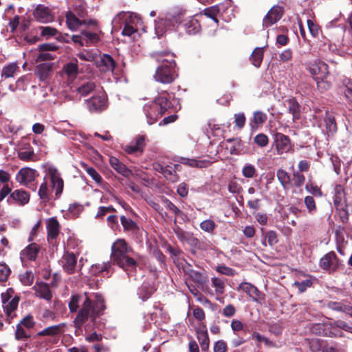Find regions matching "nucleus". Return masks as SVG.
Returning <instances> with one entry per match:
<instances>
[{"mask_svg": "<svg viewBox=\"0 0 352 352\" xmlns=\"http://www.w3.org/2000/svg\"><path fill=\"white\" fill-rule=\"evenodd\" d=\"M183 26L186 32L190 35L199 32L201 25L197 19L191 18L184 21Z\"/></svg>", "mask_w": 352, "mask_h": 352, "instance_id": "5701e85b", "label": "nucleus"}, {"mask_svg": "<svg viewBox=\"0 0 352 352\" xmlns=\"http://www.w3.org/2000/svg\"><path fill=\"white\" fill-rule=\"evenodd\" d=\"M111 267V263L109 261L94 264L92 265L90 268V273L93 275H98L103 272H107L108 273Z\"/></svg>", "mask_w": 352, "mask_h": 352, "instance_id": "4c0bfd02", "label": "nucleus"}, {"mask_svg": "<svg viewBox=\"0 0 352 352\" xmlns=\"http://www.w3.org/2000/svg\"><path fill=\"white\" fill-rule=\"evenodd\" d=\"M292 176L294 185L298 188L301 187L305 181V176L300 171H294Z\"/></svg>", "mask_w": 352, "mask_h": 352, "instance_id": "6e6d98bb", "label": "nucleus"}, {"mask_svg": "<svg viewBox=\"0 0 352 352\" xmlns=\"http://www.w3.org/2000/svg\"><path fill=\"white\" fill-rule=\"evenodd\" d=\"M62 71L63 74L66 75L69 80H74L78 73L77 60H76V62H70L65 64L63 66Z\"/></svg>", "mask_w": 352, "mask_h": 352, "instance_id": "b1692460", "label": "nucleus"}, {"mask_svg": "<svg viewBox=\"0 0 352 352\" xmlns=\"http://www.w3.org/2000/svg\"><path fill=\"white\" fill-rule=\"evenodd\" d=\"M155 59L160 63L154 76L155 80L163 84L173 82L176 78L173 54L164 52H158L155 54Z\"/></svg>", "mask_w": 352, "mask_h": 352, "instance_id": "f03ea898", "label": "nucleus"}, {"mask_svg": "<svg viewBox=\"0 0 352 352\" xmlns=\"http://www.w3.org/2000/svg\"><path fill=\"white\" fill-rule=\"evenodd\" d=\"M254 142L259 146H266L269 142L267 136L264 133H259L254 138Z\"/></svg>", "mask_w": 352, "mask_h": 352, "instance_id": "13d9d810", "label": "nucleus"}, {"mask_svg": "<svg viewBox=\"0 0 352 352\" xmlns=\"http://www.w3.org/2000/svg\"><path fill=\"white\" fill-rule=\"evenodd\" d=\"M345 200L344 189L342 185H336L333 190V203L336 207L342 206Z\"/></svg>", "mask_w": 352, "mask_h": 352, "instance_id": "2f4dec72", "label": "nucleus"}, {"mask_svg": "<svg viewBox=\"0 0 352 352\" xmlns=\"http://www.w3.org/2000/svg\"><path fill=\"white\" fill-rule=\"evenodd\" d=\"M335 327L342 329L344 331L352 333V326L342 320H336L333 322Z\"/></svg>", "mask_w": 352, "mask_h": 352, "instance_id": "774afa93", "label": "nucleus"}, {"mask_svg": "<svg viewBox=\"0 0 352 352\" xmlns=\"http://www.w3.org/2000/svg\"><path fill=\"white\" fill-rule=\"evenodd\" d=\"M83 206L78 204H70L68 208L69 213L74 217H77L83 210Z\"/></svg>", "mask_w": 352, "mask_h": 352, "instance_id": "052dcab7", "label": "nucleus"}, {"mask_svg": "<svg viewBox=\"0 0 352 352\" xmlns=\"http://www.w3.org/2000/svg\"><path fill=\"white\" fill-rule=\"evenodd\" d=\"M47 230L48 240L54 239L58 236L60 230V224L55 217H52L48 220Z\"/></svg>", "mask_w": 352, "mask_h": 352, "instance_id": "6ab92c4d", "label": "nucleus"}, {"mask_svg": "<svg viewBox=\"0 0 352 352\" xmlns=\"http://www.w3.org/2000/svg\"><path fill=\"white\" fill-rule=\"evenodd\" d=\"M65 326V323H60L56 325L50 326L48 327H46L41 331H39L37 333V336H56L59 335L62 331L63 327Z\"/></svg>", "mask_w": 352, "mask_h": 352, "instance_id": "393cba45", "label": "nucleus"}, {"mask_svg": "<svg viewBox=\"0 0 352 352\" xmlns=\"http://www.w3.org/2000/svg\"><path fill=\"white\" fill-rule=\"evenodd\" d=\"M29 336L26 329L21 326V324H18L15 331V338L16 340H25L29 338Z\"/></svg>", "mask_w": 352, "mask_h": 352, "instance_id": "5fc2aeb1", "label": "nucleus"}, {"mask_svg": "<svg viewBox=\"0 0 352 352\" xmlns=\"http://www.w3.org/2000/svg\"><path fill=\"white\" fill-rule=\"evenodd\" d=\"M307 69L314 76L319 89H329L330 84L324 80L328 76V65L321 60H314L307 65Z\"/></svg>", "mask_w": 352, "mask_h": 352, "instance_id": "39448f33", "label": "nucleus"}, {"mask_svg": "<svg viewBox=\"0 0 352 352\" xmlns=\"http://www.w3.org/2000/svg\"><path fill=\"white\" fill-rule=\"evenodd\" d=\"M165 24L166 21L164 19L155 21V31L158 38H160L165 32Z\"/></svg>", "mask_w": 352, "mask_h": 352, "instance_id": "603ef678", "label": "nucleus"}, {"mask_svg": "<svg viewBox=\"0 0 352 352\" xmlns=\"http://www.w3.org/2000/svg\"><path fill=\"white\" fill-rule=\"evenodd\" d=\"M19 297L15 296L10 301L4 302L3 308L8 318H13L15 316V311L17 309Z\"/></svg>", "mask_w": 352, "mask_h": 352, "instance_id": "aec40b11", "label": "nucleus"}, {"mask_svg": "<svg viewBox=\"0 0 352 352\" xmlns=\"http://www.w3.org/2000/svg\"><path fill=\"white\" fill-rule=\"evenodd\" d=\"M50 189L48 188L47 183L43 182L38 190V195L40 198L44 201H47L50 199Z\"/></svg>", "mask_w": 352, "mask_h": 352, "instance_id": "de8ad7c7", "label": "nucleus"}, {"mask_svg": "<svg viewBox=\"0 0 352 352\" xmlns=\"http://www.w3.org/2000/svg\"><path fill=\"white\" fill-rule=\"evenodd\" d=\"M96 300L92 301L86 294H74L68 303L69 311L77 313L73 322L76 330L85 326L86 331L92 329L96 318L102 314L105 308L101 296L96 295Z\"/></svg>", "mask_w": 352, "mask_h": 352, "instance_id": "f257e3e1", "label": "nucleus"}, {"mask_svg": "<svg viewBox=\"0 0 352 352\" xmlns=\"http://www.w3.org/2000/svg\"><path fill=\"white\" fill-rule=\"evenodd\" d=\"M197 339L202 350L206 351L209 347V338L206 328L197 331Z\"/></svg>", "mask_w": 352, "mask_h": 352, "instance_id": "a19ab883", "label": "nucleus"}, {"mask_svg": "<svg viewBox=\"0 0 352 352\" xmlns=\"http://www.w3.org/2000/svg\"><path fill=\"white\" fill-rule=\"evenodd\" d=\"M216 270L217 272H219L221 274L226 275V276H232L235 274V272L233 269H232L229 267H227L224 265H219L217 267Z\"/></svg>", "mask_w": 352, "mask_h": 352, "instance_id": "338daca9", "label": "nucleus"}, {"mask_svg": "<svg viewBox=\"0 0 352 352\" xmlns=\"http://www.w3.org/2000/svg\"><path fill=\"white\" fill-rule=\"evenodd\" d=\"M33 14L35 19L40 23H47L53 20L50 9L43 5H38L34 10Z\"/></svg>", "mask_w": 352, "mask_h": 352, "instance_id": "f8f14e48", "label": "nucleus"}, {"mask_svg": "<svg viewBox=\"0 0 352 352\" xmlns=\"http://www.w3.org/2000/svg\"><path fill=\"white\" fill-rule=\"evenodd\" d=\"M82 34L85 45L89 46L97 43L99 40V36L96 32H94L88 29L82 30Z\"/></svg>", "mask_w": 352, "mask_h": 352, "instance_id": "c9c22d12", "label": "nucleus"}, {"mask_svg": "<svg viewBox=\"0 0 352 352\" xmlns=\"http://www.w3.org/2000/svg\"><path fill=\"white\" fill-rule=\"evenodd\" d=\"M36 175V171L34 169L24 167L16 173L15 179L21 185L28 186L34 181Z\"/></svg>", "mask_w": 352, "mask_h": 352, "instance_id": "1a4fd4ad", "label": "nucleus"}, {"mask_svg": "<svg viewBox=\"0 0 352 352\" xmlns=\"http://www.w3.org/2000/svg\"><path fill=\"white\" fill-rule=\"evenodd\" d=\"M40 30L41 36L46 38L55 36L58 34V30L56 28L50 26L40 27Z\"/></svg>", "mask_w": 352, "mask_h": 352, "instance_id": "864d4df0", "label": "nucleus"}, {"mask_svg": "<svg viewBox=\"0 0 352 352\" xmlns=\"http://www.w3.org/2000/svg\"><path fill=\"white\" fill-rule=\"evenodd\" d=\"M304 202L308 212L311 214H314L316 211V206L314 197L311 196H306Z\"/></svg>", "mask_w": 352, "mask_h": 352, "instance_id": "8fccbe9b", "label": "nucleus"}, {"mask_svg": "<svg viewBox=\"0 0 352 352\" xmlns=\"http://www.w3.org/2000/svg\"><path fill=\"white\" fill-rule=\"evenodd\" d=\"M164 177L170 182L175 183L179 180L178 175L175 173V170L173 168L166 166V168L163 173Z\"/></svg>", "mask_w": 352, "mask_h": 352, "instance_id": "49530a36", "label": "nucleus"}, {"mask_svg": "<svg viewBox=\"0 0 352 352\" xmlns=\"http://www.w3.org/2000/svg\"><path fill=\"white\" fill-rule=\"evenodd\" d=\"M33 289L35 292L36 296L45 299L47 301H50L52 298V294L50 289V286L47 283L43 282H36Z\"/></svg>", "mask_w": 352, "mask_h": 352, "instance_id": "dca6fc26", "label": "nucleus"}, {"mask_svg": "<svg viewBox=\"0 0 352 352\" xmlns=\"http://www.w3.org/2000/svg\"><path fill=\"white\" fill-rule=\"evenodd\" d=\"M77 56L81 60H85L87 62H91L95 60V55L91 52L88 50H82V52H80L77 54Z\"/></svg>", "mask_w": 352, "mask_h": 352, "instance_id": "4d7b16f0", "label": "nucleus"}, {"mask_svg": "<svg viewBox=\"0 0 352 352\" xmlns=\"http://www.w3.org/2000/svg\"><path fill=\"white\" fill-rule=\"evenodd\" d=\"M121 224L125 231L135 232L138 230L137 223L131 219H127L125 216L120 217Z\"/></svg>", "mask_w": 352, "mask_h": 352, "instance_id": "79ce46f5", "label": "nucleus"}, {"mask_svg": "<svg viewBox=\"0 0 352 352\" xmlns=\"http://www.w3.org/2000/svg\"><path fill=\"white\" fill-rule=\"evenodd\" d=\"M109 164L112 168L123 176H129L131 173L130 170H129L122 162H120L119 160L115 157H111L109 158Z\"/></svg>", "mask_w": 352, "mask_h": 352, "instance_id": "c756f323", "label": "nucleus"}, {"mask_svg": "<svg viewBox=\"0 0 352 352\" xmlns=\"http://www.w3.org/2000/svg\"><path fill=\"white\" fill-rule=\"evenodd\" d=\"M38 50L41 52L37 56L36 61L52 60L54 56L49 51H55L57 47L53 44H42L38 46Z\"/></svg>", "mask_w": 352, "mask_h": 352, "instance_id": "f3484780", "label": "nucleus"}, {"mask_svg": "<svg viewBox=\"0 0 352 352\" xmlns=\"http://www.w3.org/2000/svg\"><path fill=\"white\" fill-rule=\"evenodd\" d=\"M294 285L298 287L300 293L304 292L308 287L312 285V281L310 279H305L302 281H295Z\"/></svg>", "mask_w": 352, "mask_h": 352, "instance_id": "bf43d9fd", "label": "nucleus"}, {"mask_svg": "<svg viewBox=\"0 0 352 352\" xmlns=\"http://www.w3.org/2000/svg\"><path fill=\"white\" fill-rule=\"evenodd\" d=\"M34 278V274L31 271H26L19 275L20 281L25 286L31 285L33 283Z\"/></svg>", "mask_w": 352, "mask_h": 352, "instance_id": "c03bdc74", "label": "nucleus"}, {"mask_svg": "<svg viewBox=\"0 0 352 352\" xmlns=\"http://www.w3.org/2000/svg\"><path fill=\"white\" fill-rule=\"evenodd\" d=\"M226 149L232 155H238L243 148L241 140L239 138L228 139L226 140Z\"/></svg>", "mask_w": 352, "mask_h": 352, "instance_id": "bb28decb", "label": "nucleus"}, {"mask_svg": "<svg viewBox=\"0 0 352 352\" xmlns=\"http://www.w3.org/2000/svg\"><path fill=\"white\" fill-rule=\"evenodd\" d=\"M85 103L91 113H100L107 108V98L102 92L85 100Z\"/></svg>", "mask_w": 352, "mask_h": 352, "instance_id": "423d86ee", "label": "nucleus"}, {"mask_svg": "<svg viewBox=\"0 0 352 352\" xmlns=\"http://www.w3.org/2000/svg\"><path fill=\"white\" fill-rule=\"evenodd\" d=\"M219 10L217 6H212L209 8L204 10V14L208 17L212 19L215 23L218 22L216 15L218 13Z\"/></svg>", "mask_w": 352, "mask_h": 352, "instance_id": "e2e57ef3", "label": "nucleus"}, {"mask_svg": "<svg viewBox=\"0 0 352 352\" xmlns=\"http://www.w3.org/2000/svg\"><path fill=\"white\" fill-rule=\"evenodd\" d=\"M168 92L162 91L159 94L154 100L144 106V111L148 124H153L166 112L173 107V101Z\"/></svg>", "mask_w": 352, "mask_h": 352, "instance_id": "20e7f679", "label": "nucleus"}, {"mask_svg": "<svg viewBox=\"0 0 352 352\" xmlns=\"http://www.w3.org/2000/svg\"><path fill=\"white\" fill-rule=\"evenodd\" d=\"M98 67L102 72L113 73L116 67L114 59L109 54H104L100 57V60L97 62Z\"/></svg>", "mask_w": 352, "mask_h": 352, "instance_id": "4468645a", "label": "nucleus"}, {"mask_svg": "<svg viewBox=\"0 0 352 352\" xmlns=\"http://www.w3.org/2000/svg\"><path fill=\"white\" fill-rule=\"evenodd\" d=\"M96 85L93 81L82 82L76 89L75 92L80 97H85L96 89Z\"/></svg>", "mask_w": 352, "mask_h": 352, "instance_id": "4be33fe9", "label": "nucleus"}, {"mask_svg": "<svg viewBox=\"0 0 352 352\" xmlns=\"http://www.w3.org/2000/svg\"><path fill=\"white\" fill-rule=\"evenodd\" d=\"M211 283L212 286L214 288L215 294L217 296L216 298L217 300H219V297L225 292L226 280L218 277H212L211 278Z\"/></svg>", "mask_w": 352, "mask_h": 352, "instance_id": "a878e982", "label": "nucleus"}, {"mask_svg": "<svg viewBox=\"0 0 352 352\" xmlns=\"http://www.w3.org/2000/svg\"><path fill=\"white\" fill-rule=\"evenodd\" d=\"M288 111L293 115V120H296L300 118V105L294 98H290L286 100Z\"/></svg>", "mask_w": 352, "mask_h": 352, "instance_id": "72a5a7b5", "label": "nucleus"}, {"mask_svg": "<svg viewBox=\"0 0 352 352\" xmlns=\"http://www.w3.org/2000/svg\"><path fill=\"white\" fill-rule=\"evenodd\" d=\"M153 291V287L148 284H143L138 290V295L142 300H146L152 295Z\"/></svg>", "mask_w": 352, "mask_h": 352, "instance_id": "37998d69", "label": "nucleus"}, {"mask_svg": "<svg viewBox=\"0 0 352 352\" xmlns=\"http://www.w3.org/2000/svg\"><path fill=\"white\" fill-rule=\"evenodd\" d=\"M283 14V8L279 6H273L263 20V27L269 28L279 21Z\"/></svg>", "mask_w": 352, "mask_h": 352, "instance_id": "9d476101", "label": "nucleus"}, {"mask_svg": "<svg viewBox=\"0 0 352 352\" xmlns=\"http://www.w3.org/2000/svg\"><path fill=\"white\" fill-rule=\"evenodd\" d=\"M276 146L279 154L288 152L291 149L289 138L280 133H277L274 137Z\"/></svg>", "mask_w": 352, "mask_h": 352, "instance_id": "2eb2a0df", "label": "nucleus"}, {"mask_svg": "<svg viewBox=\"0 0 352 352\" xmlns=\"http://www.w3.org/2000/svg\"><path fill=\"white\" fill-rule=\"evenodd\" d=\"M324 122L327 133L329 135H333L337 131V124L333 115L332 113H327L324 118Z\"/></svg>", "mask_w": 352, "mask_h": 352, "instance_id": "e433bc0d", "label": "nucleus"}, {"mask_svg": "<svg viewBox=\"0 0 352 352\" xmlns=\"http://www.w3.org/2000/svg\"><path fill=\"white\" fill-rule=\"evenodd\" d=\"M52 71V64L44 63L36 66L35 72L41 80H45Z\"/></svg>", "mask_w": 352, "mask_h": 352, "instance_id": "7c9ffc66", "label": "nucleus"}, {"mask_svg": "<svg viewBox=\"0 0 352 352\" xmlns=\"http://www.w3.org/2000/svg\"><path fill=\"white\" fill-rule=\"evenodd\" d=\"M40 251V246L32 243L26 246L20 253V258L22 263L28 261H35Z\"/></svg>", "mask_w": 352, "mask_h": 352, "instance_id": "9b49d317", "label": "nucleus"}, {"mask_svg": "<svg viewBox=\"0 0 352 352\" xmlns=\"http://www.w3.org/2000/svg\"><path fill=\"white\" fill-rule=\"evenodd\" d=\"M185 273L195 283L202 284L204 282L205 277L200 272L194 270L189 267L184 270Z\"/></svg>", "mask_w": 352, "mask_h": 352, "instance_id": "58836bf2", "label": "nucleus"}, {"mask_svg": "<svg viewBox=\"0 0 352 352\" xmlns=\"http://www.w3.org/2000/svg\"><path fill=\"white\" fill-rule=\"evenodd\" d=\"M200 228L206 232L212 233L216 228V224L214 221L206 219L200 223Z\"/></svg>", "mask_w": 352, "mask_h": 352, "instance_id": "3c124183", "label": "nucleus"}, {"mask_svg": "<svg viewBox=\"0 0 352 352\" xmlns=\"http://www.w3.org/2000/svg\"><path fill=\"white\" fill-rule=\"evenodd\" d=\"M66 23L67 27L72 30H76L82 25L87 27H94L97 29V22L94 20H80L73 12H68L66 14Z\"/></svg>", "mask_w": 352, "mask_h": 352, "instance_id": "0eeeda50", "label": "nucleus"}, {"mask_svg": "<svg viewBox=\"0 0 352 352\" xmlns=\"http://www.w3.org/2000/svg\"><path fill=\"white\" fill-rule=\"evenodd\" d=\"M307 26L313 37H317L320 32L319 26L310 19L307 20Z\"/></svg>", "mask_w": 352, "mask_h": 352, "instance_id": "0e129e2a", "label": "nucleus"}, {"mask_svg": "<svg viewBox=\"0 0 352 352\" xmlns=\"http://www.w3.org/2000/svg\"><path fill=\"white\" fill-rule=\"evenodd\" d=\"M239 289L245 292L254 301L261 298V294L256 287L251 283L243 282L239 285Z\"/></svg>", "mask_w": 352, "mask_h": 352, "instance_id": "a211bd4d", "label": "nucleus"}, {"mask_svg": "<svg viewBox=\"0 0 352 352\" xmlns=\"http://www.w3.org/2000/svg\"><path fill=\"white\" fill-rule=\"evenodd\" d=\"M10 197L18 204L23 206L30 201V194L24 190H15L10 194Z\"/></svg>", "mask_w": 352, "mask_h": 352, "instance_id": "412c9836", "label": "nucleus"}, {"mask_svg": "<svg viewBox=\"0 0 352 352\" xmlns=\"http://www.w3.org/2000/svg\"><path fill=\"white\" fill-rule=\"evenodd\" d=\"M305 189L308 192L315 196L320 197L322 195L321 190L317 186H314L311 183L307 184L305 186Z\"/></svg>", "mask_w": 352, "mask_h": 352, "instance_id": "69168bd1", "label": "nucleus"}, {"mask_svg": "<svg viewBox=\"0 0 352 352\" xmlns=\"http://www.w3.org/2000/svg\"><path fill=\"white\" fill-rule=\"evenodd\" d=\"M131 249L124 239H117L111 246V258L115 263L127 272L129 276L136 270L137 262L129 256Z\"/></svg>", "mask_w": 352, "mask_h": 352, "instance_id": "7ed1b4c3", "label": "nucleus"}, {"mask_svg": "<svg viewBox=\"0 0 352 352\" xmlns=\"http://www.w3.org/2000/svg\"><path fill=\"white\" fill-rule=\"evenodd\" d=\"M52 190L55 191L56 198H58L63 192L64 182L60 174L56 170H50Z\"/></svg>", "mask_w": 352, "mask_h": 352, "instance_id": "ddd939ff", "label": "nucleus"}, {"mask_svg": "<svg viewBox=\"0 0 352 352\" xmlns=\"http://www.w3.org/2000/svg\"><path fill=\"white\" fill-rule=\"evenodd\" d=\"M179 162L181 164L189 166L190 167H197V168H203L206 167L208 164V161L204 160H197L195 159H189V158H181Z\"/></svg>", "mask_w": 352, "mask_h": 352, "instance_id": "ea45409f", "label": "nucleus"}, {"mask_svg": "<svg viewBox=\"0 0 352 352\" xmlns=\"http://www.w3.org/2000/svg\"><path fill=\"white\" fill-rule=\"evenodd\" d=\"M243 175L247 178H252L256 174V168L252 164H246L242 170Z\"/></svg>", "mask_w": 352, "mask_h": 352, "instance_id": "680f3d73", "label": "nucleus"}, {"mask_svg": "<svg viewBox=\"0 0 352 352\" xmlns=\"http://www.w3.org/2000/svg\"><path fill=\"white\" fill-rule=\"evenodd\" d=\"M334 257V253L325 254L320 261V266L324 270L329 269L332 265V261Z\"/></svg>", "mask_w": 352, "mask_h": 352, "instance_id": "a18cd8bd", "label": "nucleus"}, {"mask_svg": "<svg viewBox=\"0 0 352 352\" xmlns=\"http://www.w3.org/2000/svg\"><path fill=\"white\" fill-rule=\"evenodd\" d=\"M276 176L283 189L288 190L291 186L289 174L283 169H278L276 172Z\"/></svg>", "mask_w": 352, "mask_h": 352, "instance_id": "f704fd0d", "label": "nucleus"}, {"mask_svg": "<svg viewBox=\"0 0 352 352\" xmlns=\"http://www.w3.org/2000/svg\"><path fill=\"white\" fill-rule=\"evenodd\" d=\"M265 48V46L262 47H256L250 57L251 63L257 68L260 67L262 63Z\"/></svg>", "mask_w": 352, "mask_h": 352, "instance_id": "cd10ccee", "label": "nucleus"}, {"mask_svg": "<svg viewBox=\"0 0 352 352\" xmlns=\"http://www.w3.org/2000/svg\"><path fill=\"white\" fill-rule=\"evenodd\" d=\"M18 72H19V67L17 63H10L2 68L1 77L5 79L13 78Z\"/></svg>", "mask_w": 352, "mask_h": 352, "instance_id": "473e14b6", "label": "nucleus"}, {"mask_svg": "<svg viewBox=\"0 0 352 352\" xmlns=\"http://www.w3.org/2000/svg\"><path fill=\"white\" fill-rule=\"evenodd\" d=\"M87 173L92 178L95 182L99 185H101L103 182L102 177L97 172V170L93 167H85Z\"/></svg>", "mask_w": 352, "mask_h": 352, "instance_id": "09e8293b", "label": "nucleus"}, {"mask_svg": "<svg viewBox=\"0 0 352 352\" xmlns=\"http://www.w3.org/2000/svg\"><path fill=\"white\" fill-rule=\"evenodd\" d=\"M59 264L65 272L68 274H74L78 267L77 257L74 253L66 252L60 259Z\"/></svg>", "mask_w": 352, "mask_h": 352, "instance_id": "6e6552de", "label": "nucleus"}, {"mask_svg": "<svg viewBox=\"0 0 352 352\" xmlns=\"http://www.w3.org/2000/svg\"><path fill=\"white\" fill-rule=\"evenodd\" d=\"M327 306L333 311L346 313L352 318V307L349 305H345L341 302L330 301Z\"/></svg>", "mask_w": 352, "mask_h": 352, "instance_id": "c85d7f7f", "label": "nucleus"}]
</instances>
